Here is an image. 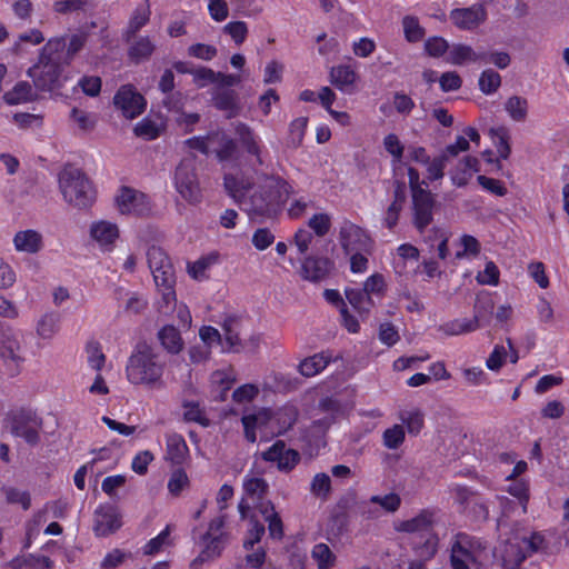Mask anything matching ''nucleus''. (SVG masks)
<instances>
[{
	"label": "nucleus",
	"instance_id": "f257e3e1",
	"mask_svg": "<svg viewBox=\"0 0 569 569\" xmlns=\"http://www.w3.org/2000/svg\"><path fill=\"white\" fill-rule=\"evenodd\" d=\"M223 186L227 193L243 210L264 214L284 203L291 187L282 178L254 170V176L239 171L226 173Z\"/></svg>",
	"mask_w": 569,
	"mask_h": 569
},
{
	"label": "nucleus",
	"instance_id": "f03ea898",
	"mask_svg": "<svg viewBox=\"0 0 569 569\" xmlns=\"http://www.w3.org/2000/svg\"><path fill=\"white\" fill-rule=\"evenodd\" d=\"M127 381L147 390H162L167 387L166 362L152 347L141 343L132 350L124 367Z\"/></svg>",
	"mask_w": 569,
	"mask_h": 569
},
{
	"label": "nucleus",
	"instance_id": "7ed1b4c3",
	"mask_svg": "<svg viewBox=\"0 0 569 569\" xmlns=\"http://www.w3.org/2000/svg\"><path fill=\"white\" fill-rule=\"evenodd\" d=\"M66 46L63 38H52L42 48L39 62L29 69V76L33 79L37 88L44 91H52L62 86L60 80L61 64L56 59V53Z\"/></svg>",
	"mask_w": 569,
	"mask_h": 569
},
{
	"label": "nucleus",
	"instance_id": "20e7f679",
	"mask_svg": "<svg viewBox=\"0 0 569 569\" xmlns=\"http://www.w3.org/2000/svg\"><path fill=\"white\" fill-rule=\"evenodd\" d=\"M59 188L63 199L76 208H87L94 201V190L78 168L64 167L59 173Z\"/></svg>",
	"mask_w": 569,
	"mask_h": 569
},
{
	"label": "nucleus",
	"instance_id": "39448f33",
	"mask_svg": "<svg viewBox=\"0 0 569 569\" xmlns=\"http://www.w3.org/2000/svg\"><path fill=\"white\" fill-rule=\"evenodd\" d=\"M224 516L213 518L202 535L197 538V543L201 551L191 562V568L199 569L204 562L218 558L228 540V533L224 531Z\"/></svg>",
	"mask_w": 569,
	"mask_h": 569
},
{
	"label": "nucleus",
	"instance_id": "423d86ee",
	"mask_svg": "<svg viewBox=\"0 0 569 569\" xmlns=\"http://www.w3.org/2000/svg\"><path fill=\"white\" fill-rule=\"evenodd\" d=\"M172 182L179 196L190 204H197L202 200V190L196 172L194 159L187 157L177 166Z\"/></svg>",
	"mask_w": 569,
	"mask_h": 569
},
{
	"label": "nucleus",
	"instance_id": "0eeeda50",
	"mask_svg": "<svg viewBox=\"0 0 569 569\" xmlns=\"http://www.w3.org/2000/svg\"><path fill=\"white\" fill-rule=\"evenodd\" d=\"M234 134L243 151L251 159L252 164L264 167L269 159V152L261 137L242 122L234 126Z\"/></svg>",
	"mask_w": 569,
	"mask_h": 569
},
{
	"label": "nucleus",
	"instance_id": "6e6552de",
	"mask_svg": "<svg viewBox=\"0 0 569 569\" xmlns=\"http://www.w3.org/2000/svg\"><path fill=\"white\" fill-rule=\"evenodd\" d=\"M481 545L466 533L455 536L451 545V565L453 569H471L481 556Z\"/></svg>",
	"mask_w": 569,
	"mask_h": 569
},
{
	"label": "nucleus",
	"instance_id": "1a4fd4ad",
	"mask_svg": "<svg viewBox=\"0 0 569 569\" xmlns=\"http://www.w3.org/2000/svg\"><path fill=\"white\" fill-rule=\"evenodd\" d=\"M113 106L126 119H134L146 110L147 100L134 86L123 84L113 96Z\"/></svg>",
	"mask_w": 569,
	"mask_h": 569
},
{
	"label": "nucleus",
	"instance_id": "9d476101",
	"mask_svg": "<svg viewBox=\"0 0 569 569\" xmlns=\"http://www.w3.org/2000/svg\"><path fill=\"white\" fill-rule=\"evenodd\" d=\"M339 243L345 253H352L357 251L370 252L372 241L369 234L359 226L343 221L339 229Z\"/></svg>",
	"mask_w": 569,
	"mask_h": 569
},
{
	"label": "nucleus",
	"instance_id": "9b49d317",
	"mask_svg": "<svg viewBox=\"0 0 569 569\" xmlns=\"http://www.w3.org/2000/svg\"><path fill=\"white\" fill-rule=\"evenodd\" d=\"M116 204L121 214L144 216L151 211L149 198L128 187L120 189L116 197Z\"/></svg>",
	"mask_w": 569,
	"mask_h": 569
},
{
	"label": "nucleus",
	"instance_id": "f8f14e48",
	"mask_svg": "<svg viewBox=\"0 0 569 569\" xmlns=\"http://www.w3.org/2000/svg\"><path fill=\"white\" fill-rule=\"evenodd\" d=\"M267 420V407L246 410L241 418L246 440L254 443L258 436H260L261 440H269Z\"/></svg>",
	"mask_w": 569,
	"mask_h": 569
},
{
	"label": "nucleus",
	"instance_id": "ddd939ff",
	"mask_svg": "<svg viewBox=\"0 0 569 569\" xmlns=\"http://www.w3.org/2000/svg\"><path fill=\"white\" fill-rule=\"evenodd\" d=\"M89 237L100 251L111 252L120 238V229L112 221L97 220L89 227Z\"/></svg>",
	"mask_w": 569,
	"mask_h": 569
},
{
	"label": "nucleus",
	"instance_id": "4468645a",
	"mask_svg": "<svg viewBox=\"0 0 569 569\" xmlns=\"http://www.w3.org/2000/svg\"><path fill=\"white\" fill-rule=\"evenodd\" d=\"M0 356L9 366L18 369L27 360L22 336L16 332H3L0 338Z\"/></svg>",
	"mask_w": 569,
	"mask_h": 569
},
{
	"label": "nucleus",
	"instance_id": "2eb2a0df",
	"mask_svg": "<svg viewBox=\"0 0 569 569\" xmlns=\"http://www.w3.org/2000/svg\"><path fill=\"white\" fill-rule=\"evenodd\" d=\"M261 457L264 461L276 463L277 468L282 472L291 471L300 461L299 452L287 448L286 443L281 440L276 441L263 451Z\"/></svg>",
	"mask_w": 569,
	"mask_h": 569
},
{
	"label": "nucleus",
	"instance_id": "dca6fc26",
	"mask_svg": "<svg viewBox=\"0 0 569 569\" xmlns=\"http://www.w3.org/2000/svg\"><path fill=\"white\" fill-rule=\"evenodd\" d=\"M298 412L293 406L268 408V437L273 438L286 433L296 422Z\"/></svg>",
	"mask_w": 569,
	"mask_h": 569
},
{
	"label": "nucleus",
	"instance_id": "f3484780",
	"mask_svg": "<svg viewBox=\"0 0 569 569\" xmlns=\"http://www.w3.org/2000/svg\"><path fill=\"white\" fill-rule=\"evenodd\" d=\"M493 303L491 299H478L475 306V316L471 320H463L455 323V329L450 331L451 335H461L477 330L489 322V316L492 313Z\"/></svg>",
	"mask_w": 569,
	"mask_h": 569
},
{
	"label": "nucleus",
	"instance_id": "a211bd4d",
	"mask_svg": "<svg viewBox=\"0 0 569 569\" xmlns=\"http://www.w3.org/2000/svg\"><path fill=\"white\" fill-rule=\"evenodd\" d=\"M433 512L423 510L410 519L397 521L395 523V529L398 532L409 533L412 538H419V536L433 532Z\"/></svg>",
	"mask_w": 569,
	"mask_h": 569
},
{
	"label": "nucleus",
	"instance_id": "6ab92c4d",
	"mask_svg": "<svg viewBox=\"0 0 569 569\" xmlns=\"http://www.w3.org/2000/svg\"><path fill=\"white\" fill-rule=\"evenodd\" d=\"M413 223L422 232L432 220L433 198L427 190H415L412 194Z\"/></svg>",
	"mask_w": 569,
	"mask_h": 569
},
{
	"label": "nucleus",
	"instance_id": "aec40b11",
	"mask_svg": "<svg viewBox=\"0 0 569 569\" xmlns=\"http://www.w3.org/2000/svg\"><path fill=\"white\" fill-rule=\"evenodd\" d=\"M543 545V537L540 533H532L529 538L521 539V546L515 550V546L510 545L506 548L503 555L505 563H521L528 555H531L539 549H541Z\"/></svg>",
	"mask_w": 569,
	"mask_h": 569
},
{
	"label": "nucleus",
	"instance_id": "412c9836",
	"mask_svg": "<svg viewBox=\"0 0 569 569\" xmlns=\"http://www.w3.org/2000/svg\"><path fill=\"white\" fill-rule=\"evenodd\" d=\"M152 272L154 283L159 293L161 295V300L166 305V308L169 309L172 303L176 301V292H174V283L176 276L172 264H166L163 269H156Z\"/></svg>",
	"mask_w": 569,
	"mask_h": 569
},
{
	"label": "nucleus",
	"instance_id": "4be33fe9",
	"mask_svg": "<svg viewBox=\"0 0 569 569\" xmlns=\"http://www.w3.org/2000/svg\"><path fill=\"white\" fill-rule=\"evenodd\" d=\"M487 18V12L481 4L469 8L455 9L450 12V19L456 27L462 30H472Z\"/></svg>",
	"mask_w": 569,
	"mask_h": 569
},
{
	"label": "nucleus",
	"instance_id": "5701e85b",
	"mask_svg": "<svg viewBox=\"0 0 569 569\" xmlns=\"http://www.w3.org/2000/svg\"><path fill=\"white\" fill-rule=\"evenodd\" d=\"M121 526L118 510L111 506H100L94 512V526L93 530L97 536H108Z\"/></svg>",
	"mask_w": 569,
	"mask_h": 569
},
{
	"label": "nucleus",
	"instance_id": "b1692460",
	"mask_svg": "<svg viewBox=\"0 0 569 569\" xmlns=\"http://www.w3.org/2000/svg\"><path fill=\"white\" fill-rule=\"evenodd\" d=\"M14 250L20 253L36 254L43 249V236L34 229L19 230L12 238Z\"/></svg>",
	"mask_w": 569,
	"mask_h": 569
},
{
	"label": "nucleus",
	"instance_id": "393cba45",
	"mask_svg": "<svg viewBox=\"0 0 569 569\" xmlns=\"http://www.w3.org/2000/svg\"><path fill=\"white\" fill-rule=\"evenodd\" d=\"M41 420L36 416H19L12 422V433L22 438L30 445L39 441V432L41 430Z\"/></svg>",
	"mask_w": 569,
	"mask_h": 569
},
{
	"label": "nucleus",
	"instance_id": "a878e982",
	"mask_svg": "<svg viewBox=\"0 0 569 569\" xmlns=\"http://www.w3.org/2000/svg\"><path fill=\"white\" fill-rule=\"evenodd\" d=\"M487 52L477 51L468 44H453L448 52V62L457 66L487 62Z\"/></svg>",
	"mask_w": 569,
	"mask_h": 569
},
{
	"label": "nucleus",
	"instance_id": "bb28decb",
	"mask_svg": "<svg viewBox=\"0 0 569 569\" xmlns=\"http://www.w3.org/2000/svg\"><path fill=\"white\" fill-rule=\"evenodd\" d=\"M359 76L350 64H339L330 70V82L345 93H352Z\"/></svg>",
	"mask_w": 569,
	"mask_h": 569
},
{
	"label": "nucleus",
	"instance_id": "cd10ccee",
	"mask_svg": "<svg viewBox=\"0 0 569 569\" xmlns=\"http://www.w3.org/2000/svg\"><path fill=\"white\" fill-rule=\"evenodd\" d=\"M166 129V119L161 114L144 117L133 128L138 138L143 140H154L162 134Z\"/></svg>",
	"mask_w": 569,
	"mask_h": 569
},
{
	"label": "nucleus",
	"instance_id": "c85d7f7f",
	"mask_svg": "<svg viewBox=\"0 0 569 569\" xmlns=\"http://www.w3.org/2000/svg\"><path fill=\"white\" fill-rule=\"evenodd\" d=\"M480 140L479 132L472 127H467L463 129L462 136H458L453 143L446 147L443 154H446V158H448V156L456 157L460 152L468 151L471 142L479 147Z\"/></svg>",
	"mask_w": 569,
	"mask_h": 569
},
{
	"label": "nucleus",
	"instance_id": "c756f323",
	"mask_svg": "<svg viewBox=\"0 0 569 569\" xmlns=\"http://www.w3.org/2000/svg\"><path fill=\"white\" fill-rule=\"evenodd\" d=\"M479 171V160L476 157L467 156L461 159L451 172L452 183L463 187L471 179L473 173Z\"/></svg>",
	"mask_w": 569,
	"mask_h": 569
},
{
	"label": "nucleus",
	"instance_id": "7c9ffc66",
	"mask_svg": "<svg viewBox=\"0 0 569 569\" xmlns=\"http://www.w3.org/2000/svg\"><path fill=\"white\" fill-rule=\"evenodd\" d=\"M331 262L326 258H308L302 263V277L310 281L323 279L331 270Z\"/></svg>",
	"mask_w": 569,
	"mask_h": 569
},
{
	"label": "nucleus",
	"instance_id": "2f4dec72",
	"mask_svg": "<svg viewBox=\"0 0 569 569\" xmlns=\"http://www.w3.org/2000/svg\"><path fill=\"white\" fill-rule=\"evenodd\" d=\"M158 339L162 348L171 355H178L184 346L179 330L171 325H167L159 330Z\"/></svg>",
	"mask_w": 569,
	"mask_h": 569
},
{
	"label": "nucleus",
	"instance_id": "473e14b6",
	"mask_svg": "<svg viewBox=\"0 0 569 569\" xmlns=\"http://www.w3.org/2000/svg\"><path fill=\"white\" fill-rule=\"evenodd\" d=\"M438 536L435 532L412 538L411 546L417 557L421 560L431 559L438 549Z\"/></svg>",
	"mask_w": 569,
	"mask_h": 569
},
{
	"label": "nucleus",
	"instance_id": "72a5a7b5",
	"mask_svg": "<svg viewBox=\"0 0 569 569\" xmlns=\"http://www.w3.org/2000/svg\"><path fill=\"white\" fill-rule=\"evenodd\" d=\"M189 455L188 446L182 436L170 433L167 436V459L174 465H181Z\"/></svg>",
	"mask_w": 569,
	"mask_h": 569
},
{
	"label": "nucleus",
	"instance_id": "f704fd0d",
	"mask_svg": "<svg viewBox=\"0 0 569 569\" xmlns=\"http://www.w3.org/2000/svg\"><path fill=\"white\" fill-rule=\"evenodd\" d=\"M210 141L213 143L211 151H214L220 161L231 159L236 153V142L223 132H213L210 134Z\"/></svg>",
	"mask_w": 569,
	"mask_h": 569
},
{
	"label": "nucleus",
	"instance_id": "c9c22d12",
	"mask_svg": "<svg viewBox=\"0 0 569 569\" xmlns=\"http://www.w3.org/2000/svg\"><path fill=\"white\" fill-rule=\"evenodd\" d=\"M330 361L331 356L329 353L320 352L303 359L299 363V371L305 377H315L323 371Z\"/></svg>",
	"mask_w": 569,
	"mask_h": 569
},
{
	"label": "nucleus",
	"instance_id": "e433bc0d",
	"mask_svg": "<svg viewBox=\"0 0 569 569\" xmlns=\"http://www.w3.org/2000/svg\"><path fill=\"white\" fill-rule=\"evenodd\" d=\"M214 106L228 112V117H233L238 112L237 93L233 90L217 89L212 94Z\"/></svg>",
	"mask_w": 569,
	"mask_h": 569
},
{
	"label": "nucleus",
	"instance_id": "4c0bfd02",
	"mask_svg": "<svg viewBox=\"0 0 569 569\" xmlns=\"http://www.w3.org/2000/svg\"><path fill=\"white\" fill-rule=\"evenodd\" d=\"M345 295L348 302L360 316H367L373 306L371 297H369L363 289L347 288Z\"/></svg>",
	"mask_w": 569,
	"mask_h": 569
},
{
	"label": "nucleus",
	"instance_id": "58836bf2",
	"mask_svg": "<svg viewBox=\"0 0 569 569\" xmlns=\"http://www.w3.org/2000/svg\"><path fill=\"white\" fill-rule=\"evenodd\" d=\"M398 417L402 426H406L408 432L411 435H418L423 428L425 416L418 408L400 410Z\"/></svg>",
	"mask_w": 569,
	"mask_h": 569
},
{
	"label": "nucleus",
	"instance_id": "ea45409f",
	"mask_svg": "<svg viewBox=\"0 0 569 569\" xmlns=\"http://www.w3.org/2000/svg\"><path fill=\"white\" fill-rule=\"evenodd\" d=\"M489 136L496 147L498 160H507L511 153L509 132L505 127L491 128Z\"/></svg>",
	"mask_w": 569,
	"mask_h": 569
},
{
	"label": "nucleus",
	"instance_id": "a19ab883",
	"mask_svg": "<svg viewBox=\"0 0 569 569\" xmlns=\"http://www.w3.org/2000/svg\"><path fill=\"white\" fill-rule=\"evenodd\" d=\"M218 262V254L210 253L188 264L189 276L198 281L208 278V270Z\"/></svg>",
	"mask_w": 569,
	"mask_h": 569
},
{
	"label": "nucleus",
	"instance_id": "79ce46f5",
	"mask_svg": "<svg viewBox=\"0 0 569 569\" xmlns=\"http://www.w3.org/2000/svg\"><path fill=\"white\" fill-rule=\"evenodd\" d=\"M311 558L318 569H331L335 567L337 557L335 552L326 543H317L312 547Z\"/></svg>",
	"mask_w": 569,
	"mask_h": 569
},
{
	"label": "nucleus",
	"instance_id": "37998d69",
	"mask_svg": "<svg viewBox=\"0 0 569 569\" xmlns=\"http://www.w3.org/2000/svg\"><path fill=\"white\" fill-rule=\"evenodd\" d=\"M59 330V316L50 312L43 315L37 322L36 331L40 339L50 340Z\"/></svg>",
	"mask_w": 569,
	"mask_h": 569
},
{
	"label": "nucleus",
	"instance_id": "c03bdc74",
	"mask_svg": "<svg viewBox=\"0 0 569 569\" xmlns=\"http://www.w3.org/2000/svg\"><path fill=\"white\" fill-rule=\"evenodd\" d=\"M405 200H406L405 192L401 187H398L395 190V199L391 202V204L388 207V209L385 213V218H383V224L388 229H392L397 224L398 219H399V213L403 208Z\"/></svg>",
	"mask_w": 569,
	"mask_h": 569
},
{
	"label": "nucleus",
	"instance_id": "a18cd8bd",
	"mask_svg": "<svg viewBox=\"0 0 569 569\" xmlns=\"http://www.w3.org/2000/svg\"><path fill=\"white\" fill-rule=\"evenodd\" d=\"M242 487L246 496L252 500L262 498L268 489L266 480L253 473L244 477Z\"/></svg>",
	"mask_w": 569,
	"mask_h": 569
},
{
	"label": "nucleus",
	"instance_id": "49530a36",
	"mask_svg": "<svg viewBox=\"0 0 569 569\" xmlns=\"http://www.w3.org/2000/svg\"><path fill=\"white\" fill-rule=\"evenodd\" d=\"M34 97L33 89L29 82L20 81L12 90L6 92L4 100L9 104H19L30 101Z\"/></svg>",
	"mask_w": 569,
	"mask_h": 569
},
{
	"label": "nucleus",
	"instance_id": "de8ad7c7",
	"mask_svg": "<svg viewBox=\"0 0 569 569\" xmlns=\"http://www.w3.org/2000/svg\"><path fill=\"white\" fill-rule=\"evenodd\" d=\"M418 259L419 250L410 243H402L397 248V256L392 262L393 268L397 273L401 274L406 270L407 260L418 261Z\"/></svg>",
	"mask_w": 569,
	"mask_h": 569
},
{
	"label": "nucleus",
	"instance_id": "09e8293b",
	"mask_svg": "<svg viewBox=\"0 0 569 569\" xmlns=\"http://www.w3.org/2000/svg\"><path fill=\"white\" fill-rule=\"evenodd\" d=\"M237 376L232 368L219 369L211 373L210 382L212 386L221 389L220 398L223 399L226 392L236 381Z\"/></svg>",
	"mask_w": 569,
	"mask_h": 569
},
{
	"label": "nucleus",
	"instance_id": "8fccbe9b",
	"mask_svg": "<svg viewBox=\"0 0 569 569\" xmlns=\"http://www.w3.org/2000/svg\"><path fill=\"white\" fill-rule=\"evenodd\" d=\"M87 363L90 369L100 372L106 365V356L102 347L98 341H89L86 345Z\"/></svg>",
	"mask_w": 569,
	"mask_h": 569
},
{
	"label": "nucleus",
	"instance_id": "3c124183",
	"mask_svg": "<svg viewBox=\"0 0 569 569\" xmlns=\"http://www.w3.org/2000/svg\"><path fill=\"white\" fill-rule=\"evenodd\" d=\"M154 43L149 37H140L129 49V57L136 62L147 60L154 51Z\"/></svg>",
	"mask_w": 569,
	"mask_h": 569
},
{
	"label": "nucleus",
	"instance_id": "603ef678",
	"mask_svg": "<svg viewBox=\"0 0 569 569\" xmlns=\"http://www.w3.org/2000/svg\"><path fill=\"white\" fill-rule=\"evenodd\" d=\"M403 36L408 42H418L425 37V29L415 16H405L401 21Z\"/></svg>",
	"mask_w": 569,
	"mask_h": 569
},
{
	"label": "nucleus",
	"instance_id": "864d4df0",
	"mask_svg": "<svg viewBox=\"0 0 569 569\" xmlns=\"http://www.w3.org/2000/svg\"><path fill=\"white\" fill-rule=\"evenodd\" d=\"M261 513L268 522L269 533L274 539H280L283 535L282 521L271 503L262 505Z\"/></svg>",
	"mask_w": 569,
	"mask_h": 569
},
{
	"label": "nucleus",
	"instance_id": "5fc2aeb1",
	"mask_svg": "<svg viewBox=\"0 0 569 569\" xmlns=\"http://www.w3.org/2000/svg\"><path fill=\"white\" fill-rule=\"evenodd\" d=\"M505 109L512 120L523 121L528 113V101L522 97L513 96L506 101Z\"/></svg>",
	"mask_w": 569,
	"mask_h": 569
},
{
	"label": "nucleus",
	"instance_id": "6e6d98bb",
	"mask_svg": "<svg viewBox=\"0 0 569 569\" xmlns=\"http://www.w3.org/2000/svg\"><path fill=\"white\" fill-rule=\"evenodd\" d=\"M406 439V431L402 425H393L382 433V443L390 450L398 449Z\"/></svg>",
	"mask_w": 569,
	"mask_h": 569
},
{
	"label": "nucleus",
	"instance_id": "4d7b16f0",
	"mask_svg": "<svg viewBox=\"0 0 569 569\" xmlns=\"http://www.w3.org/2000/svg\"><path fill=\"white\" fill-rule=\"evenodd\" d=\"M170 527L167 526L162 531L159 532L158 536L150 539L144 546H143V553L146 556H153L159 553L164 547L171 545L170 539Z\"/></svg>",
	"mask_w": 569,
	"mask_h": 569
},
{
	"label": "nucleus",
	"instance_id": "13d9d810",
	"mask_svg": "<svg viewBox=\"0 0 569 569\" xmlns=\"http://www.w3.org/2000/svg\"><path fill=\"white\" fill-rule=\"evenodd\" d=\"M70 118L72 122L77 126V128L82 131L92 130L98 121V117L96 113L78 108H73L71 110Z\"/></svg>",
	"mask_w": 569,
	"mask_h": 569
},
{
	"label": "nucleus",
	"instance_id": "bf43d9fd",
	"mask_svg": "<svg viewBox=\"0 0 569 569\" xmlns=\"http://www.w3.org/2000/svg\"><path fill=\"white\" fill-rule=\"evenodd\" d=\"M383 148L392 157V166L396 168L401 163L405 147L397 134L389 133L383 138Z\"/></svg>",
	"mask_w": 569,
	"mask_h": 569
},
{
	"label": "nucleus",
	"instance_id": "052dcab7",
	"mask_svg": "<svg viewBox=\"0 0 569 569\" xmlns=\"http://www.w3.org/2000/svg\"><path fill=\"white\" fill-rule=\"evenodd\" d=\"M310 492L321 499H327L331 492V479L325 472L316 473L310 482Z\"/></svg>",
	"mask_w": 569,
	"mask_h": 569
},
{
	"label": "nucleus",
	"instance_id": "680f3d73",
	"mask_svg": "<svg viewBox=\"0 0 569 569\" xmlns=\"http://www.w3.org/2000/svg\"><path fill=\"white\" fill-rule=\"evenodd\" d=\"M150 13L151 12L148 4L137 7L129 20L127 32L129 34L137 33L142 27L147 24L150 19Z\"/></svg>",
	"mask_w": 569,
	"mask_h": 569
},
{
	"label": "nucleus",
	"instance_id": "e2e57ef3",
	"mask_svg": "<svg viewBox=\"0 0 569 569\" xmlns=\"http://www.w3.org/2000/svg\"><path fill=\"white\" fill-rule=\"evenodd\" d=\"M222 31L226 34L230 36V38L237 46L242 44L246 41L249 33L247 22L241 20L228 22L223 26Z\"/></svg>",
	"mask_w": 569,
	"mask_h": 569
},
{
	"label": "nucleus",
	"instance_id": "0e129e2a",
	"mask_svg": "<svg viewBox=\"0 0 569 569\" xmlns=\"http://www.w3.org/2000/svg\"><path fill=\"white\" fill-rule=\"evenodd\" d=\"M460 249L456 252V258H473L480 252V243L479 241L470 236L463 234L459 239Z\"/></svg>",
	"mask_w": 569,
	"mask_h": 569
},
{
	"label": "nucleus",
	"instance_id": "69168bd1",
	"mask_svg": "<svg viewBox=\"0 0 569 569\" xmlns=\"http://www.w3.org/2000/svg\"><path fill=\"white\" fill-rule=\"evenodd\" d=\"M234 325L233 320H228L223 325L224 338L221 339L223 351H232L238 352L241 349L240 339L238 332L233 330L232 326Z\"/></svg>",
	"mask_w": 569,
	"mask_h": 569
},
{
	"label": "nucleus",
	"instance_id": "338daca9",
	"mask_svg": "<svg viewBox=\"0 0 569 569\" xmlns=\"http://www.w3.org/2000/svg\"><path fill=\"white\" fill-rule=\"evenodd\" d=\"M2 492L8 503L20 505L24 510L30 508L31 499L28 491L14 487H3Z\"/></svg>",
	"mask_w": 569,
	"mask_h": 569
},
{
	"label": "nucleus",
	"instance_id": "774afa93",
	"mask_svg": "<svg viewBox=\"0 0 569 569\" xmlns=\"http://www.w3.org/2000/svg\"><path fill=\"white\" fill-rule=\"evenodd\" d=\"M501 84V77L498 72L488 69L479 78V89L485 94H491L498 90Z\"/></svg>",
	"mask_w": 569,
	"mask_h": 569
}]
</instances>
